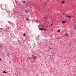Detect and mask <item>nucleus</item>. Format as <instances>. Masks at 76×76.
Instances as JSON below:
<instances>
[{
  "instance_id": "obj_1",
  "label": "nucleus",
  "mask_w": 76,
  "mask_h": 76,
  "mask_svg": "<svg viewBox=\"0 0 76 76\" xmlns=\"http://www.w3.org/2000/svg\"><path fill=\"white\" fill-rule=\"evenodd\" d=\"M39 29L40 30H41V31H42V30H44L45 31H46L47 30L46 29H44L42 28H39Z\"/></svg>"
},
{
  "instance_id": "obj_2",
  "label": "nucleus",
  "mask_w": 76,
  "mask_h": 76,
  "mask_svg": "<svg viewBox=\"0 0 76 76\" xmlns=\"http://www.w3.org/2000/svg\"><path fill=\"white\" fill-rule=\"evenodd\" d=\"M66 17H69V18H71V16H69V15H67V16H66Z\"/></svg>"
},
{
  "instance_id": "obj_3",
  "label": "nucleus",
  "mask_w": 76,
  "mask_h": 76,
  "mask_svg": "<svg viewBox=\"0 0 76 76\" xmlns=\"http://www.w3.org/2000/svg\"><path fill=\"white\" fill-rule=\"evenodd\" d=\"M64 2H65L64 1H61V2H62V4H64Z\"/></svg>"
},
{
  "instance_id": "obj_4",
  "label": "nucleus",
  "mask_w": 76,
  "mask_h": 76,
  "mask_svg": "<svg viewBox=\"0 0 76 76\" xmlns=\"http://www.w3.org/2000/svg\"><path fill=\"white\" fill-rule=\"evenodd\" d=\"M65 35H66V36H69V34H65Z\"/></svg>"
},
{
  "instance_id": "obj_5",
  "label": "nucleus",
  "mask_w": 76,
  "mask_h": 76,
  "mask_svg": "<svg viewBox=\"0 0 76 76\" xmlns=\"http://www.w3.org/2000/svg\"><path fill=\"white\" fill-rule=\"evenodd\" d=\"M65 21H62V23H65Z\"/></svg>"
},
{
  "instance_id": "obj_6",
  "label": "nucleus",
  "mask_w": 76,
  "mask_h": 76,
  "mask_svg": "<svg viewBox=\"0 0 76 76\" xmlns=\"http://www.w3.org/2000/svg\"><path fill=\"white\" fill-rule=\"evenodd\" d=\"M53 25V23H52L51 24V25H50V26H52Z\"/></svg>"
},
{
  "instance_id": "obj_7",
  "label": "nucleus",
  "mask_w": 76,
  "mask_h": 76,
  "mask_svg": "<svg viewBox=\"0 0 76 76\" xmlns=\"http://www.w3.org/2000/svg\"><path fill=\"white\" fill-rule=\"evenodd\" d=\"M38 57L36 56V57H34V59H35V58H37Z\"/></svg>"
},
{
  "instance_id": "obj_8",
  "label": "nucleus",
  "mask_w": 76,
  "mask_h": 76,
  "mask_svg": "<svg viewBox=\"0 0 76 76\" xmlns=\"http://www.w3.org/2000/svg\"><path fill=\"white\" fill-rule=\"evenodd\" d=\"M3 73H7V72H6L5 71H4V72H3Z\"/></svg>"
},
{
  "instance_id": "obj_9",
  "label": "nucleus",
  "mask_w": 76,
  "mask_h": 76,
  "mask_svg": "<svg viewBox=\"0 0 76 76\" xmlns=\"http://www.w3.org/2000/svg\"><path fill=\"white\" fill-rule=\"evenodd\" d=\"M60 30H58V32H60Z\"/></svg>"
},
{
  "instance_id": "obj_10",
  "label": "nucleus",
  "mask_w": 76,
  "mask_h": 76,
  "mask_svg": "<svg viewBox=\"0 0 76 76\" xmlns=\"http://www.w3.org/2000/svg\"><path fill=\"white\" fill-rule=\"evenodd\" d=\"M25 35H26V34H25V33H24V34H23V36H25Z\"/></svg>"
},
{
  "instance_id": "obj_11",
  "label": "nucleus",
  "mask_w": 76,
  "mask_h": 76,
  "mask_svg": "<svg viewBox=\"0 0 76 76\" xmlns=\"http://www.w3.org/2000/svg\"><path fill=\"white\" fill-rule=\"evenodd\" d=\"M23 1V3H25V1Z\"/></svg>"
},
{
  "instance_id": "obj_12",
  "label": "nucleus",
  "mask_w": 76,
  "mask_h": 76,
  "mask_svg": "<svg viewBox=\"0 0 76 76\" xmlns=\"http://www.w3.org/2000/svg\"><path fill=\"white\" fill-rule=\"evenodd\" d=\"M26 19H27V20H29V19H27V18H26Z\"/></svg>"
},
{
  "instance_id": "obj_13",
  "label": "nucleus",
  "mask_w": 76,
  "mask_h": 76,
  "mask_svg": "<svg viewBox=\"0 0 76 76\" xmlns=\"http://www.w3.org/2000/svg\"><path fill=\"white\" fill-rule=\"evenodd\" d=\"M44 18H45V19H47V18H45L44 17Z\"/></svg>"
},
{
  "instance_id": "obj_14",
  "label": "nucleus",
  "mask_w": 76,
  "mask_h": 76,
  "mask_svg": "<svg viewBox=\"0 0 76 76\" xmlns=\"http://www.w3.org/2000/svg\"><path fill=\"white\" fill-rule=\"evenodd\" d=\"M1 58H0V61H1Z\"/></svg>"
},
{
  "instance_id": "obj_15",
  "label": "nucleus",
  "mask_w": 76,
  "mask_h": 76,
  "mask_svg": "<svg viewBox=\"0 0 76 76\" xmlns=\"http://www.w3.org/2000/svg\"><path fill=\"white\" fill-rule=\"evenodd\" d=\"M57 39H59V38L58 37V38H57Z\"/></svg>"
},
{
  "instance_id": "obj_16",
  "label": "nucleus",
  "mask_w": 76,
  "mask_h": 76,
  "mask_svg": "<svg viewBox=\"0 0 76 76\" xmlns=\"http://www.w3.org/2000/svg\"><path fill=\"white\" fill-rule=\"evenodd\" d=\"M15 37V38H16V37Z\"/></svg>"
},
{
  "instance_id": "obj_17",
  "label": "nucleus",
  "mask_w": 76,
  "mask_h": 76,
  "mask_svg": "<svg viewBox=\"0 0 76 76\" xmlns=\"http://www.w3.org/2000/svg\"><path fill=\"white\" fill-rule=\"evenodd\" d=\"M39 56L40 57V56Z\"/></svg>"
},
{
  "instance_id": "obj_18",
  "label": "nucleus",
  "mask_w": 76,
  "mask_h": 76,
  "mask_svg": "<svg viewBox=\"0 0 76 76\" xmlns=\"http://www.w3.org/2000/svg\"><path fill=\"white\" fill-rule=\"evenodd\" d=\"M32 56H34L33 55Z\"/></svg>"
}]
</instances>
